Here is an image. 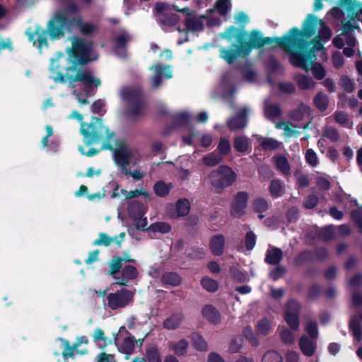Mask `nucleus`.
Segmentation results:
<instances>
[{
  "label": "nucleus",
  "mask_w": 362,
  "mask_h": 362,
  "mask_svg": "<svg viewBox=\"0 0 362 362\" xmlns=\"http://www.w3.org/2000/svg\"><path fill=\"white\" fill-rule=\"evenodd\" d=\"M147 208L138 201H134L131 203L128 211L132 216L135 217L142 216L146 211Z\"/></svg>",
  "instance_id": "38"
},
{
  "label": "nucleus",
  "mask_w": 362,
  "mask_h": 362,
  "mask_svg": "<svg viewBox=\"0 0 362 362\" xmlns=\"http://www.w3.org/2000/svg\"><path fill=\"white\" fill-rule=\"evenodd\" d=\"M223 160V157L216 152L210 153L202 158L204 165L213 167L219 164Z\"/></svg>",
  "instance_id": "40"
},
{
  "label": "nucleus",
  "mask_w": 362,
  "mask_h": 362,
  "mask_svg": "<svg viewBox=\"0 0 362 362\" xmlns=\"http://www.w3.org/2000/svg\"><path fill=\"white\" fill-rule=\"evenodd\" d=\"M79 11L78 6L74 2H69L66 6L57 11L52 20L49 22L47 30L36 29L33 33H28L29 39L35 45L37 42V47L41 50L42 47H47L46 35L48 34L50 38L55 40L64 36L65 30L71 32L72 30L71 16Z\"/></svg>",
  "instance_id": "2"
},
{
  "label": "nucleus",
  "mask_w": 362,
  "mask_h": 362,
  "mask_svg": "<svg viewBox=\"0 0 362 362\" xmlns=\"http://www.w3.org/2000/svg\"><path fill=\"white\" fill-rule=\"evenodd\" d=\"M214 8L221 16H226L231 8L230 0H217Z\"/></svg>",
  "instance_id": "42"
},
{
  "label": "nucleus",
  "mask_w": 362,
  "mask_h": 362,
  "mask_svg": "<svg viewBox=\"0 0 362 362\" xmlns=\"http://www.w3.org/2000/svg\"><path fill=\"white\" fill-rule=\"evenodd\" d=\"M308 125V122L300 123L299 124H295V125H293L290 122H279V123L276 124V128L284 129V134L288 137H291V136L296 137V136L300 135V132L298 130L291 128V127H293V128L305 129V128H307Z\"/></svg>",
  "instance_id": "22"
},
{
  "label": "nucleus",
  "mask_w": 362,
  "mask_h": 362,
  "mask_svg": "<svg viewBox=\"0 0 362 362\" xmlns=\"http://www.w3.org/2000/svg\"><path fill=\"white\" fill-rule=\"evenodd\" d=\"M253 208L256 212H263L267 210L268 209V203L267 201L262 198H258L254 200Z\"/></svg>",
  "instance_id": "59"
},
{
  "label": "nucleus",
  "mask_w": 362,
  "mask_h": 362,
  "mask_svg": "<svg viewBox=\"0 0 362 362\" xmlns=\"http://www.w3.org/2000/svg\"><path fill=\"white\" fill-rule=\"evenodd\" d=\"M112 150H113L115 161L120 168L122 173H128L127 165H136L141 159L139 151L125 143L120 144L117 147Z\"/></svg>",
  "instance_id": "7"
},
{
  "label": "nucleus",
  "mask_w": 362,
  "mask_h": 362,
  "mask_svg": "<svg viewBox=\"0 0 362 362\" xmlns=\"http://www.w3.org/2000/svg\"><path fill=\"white\" fill-rule=\"evenodd\" d=\"M283 257V252L281 249L269 246L267 251L265 261L269 264H278Z\"/></svg>",
  "instance_id": "29"
},
{
  "label": "nucleus",
  "mask_w": 362,
  "mask_h": 362,
  "mask_svg": "<svg viewBox=\"0 0 362 362\" xmlns=\"http://www.w3.org/2000/svg\"><path fill=\"white\" fill-rule=\"evenodd\" d=\"M217 149L218 151V154L221 156L228 154L231 150L230 141L225 138H221Z\"/></svg>",
  "instance_id": "51"
},
{
  "label": "nucleus",
  "mask_w": 362,
  "mask_h": 362,
  "mask_svg": "<svg viewBox=\"0 0 362 362\" xmlns=\"http://www.w3.org/2000/svg\"><path fill=\"white\" fill-rule=\"evenodd\" d=\"M194 346L200 351H205L207 349V344L204 338L197 333H194L192 335Z\"/></svg>",
  "instance_id": "48"
},
{
  "label": "nucleus",
  "mask_w": 362,
  "mask_h": 362,
  "mask_svg": "<svg viewBox=\"0 0 362 362\" xmlns=\"http://www.w3.org/2000/svg\"><path fill=\"white\" fill-rule=\"evenodd\" d=\"M279 146L280 143L272 138L265 139L261 142V146L264 150H274L278 148Z\"/></svg>",
  "instance_id": "55"
},
{
  "label": "nucleus",
  "mask_w": 362,
  "mask_h": 362,
  "mask_svg": "<svg viewBox=\"0 0 362 362\" xmlns=\"http://www.w3.org/2000/svg\"><path fill=\"white\" fill-rule=\"evenodd\" d=\"M121 97L129 101V113L133 117H136L141 113V103L138 92L130 88H124L121 90Z\"/></svg>",
  "instance_id": "11"
},
{
  "label": "nucleus",
  "mask_w": 362,
  "mask_h": 362,
  "mask_svg": "<svg viewBox=\"0 0 362 362\" xmlns=\"http://www.w3.org/2000/svg\"><path fill=\"white\" fill-rule=\"evenodd\" d=\"M210 184L216 189H222L231 185L236 180V174L227 165H221L209 175Z\"/></svg>",
  "instance_id": "8"
},
{
  "label": "nucleus",
  "mask_w": 362,
  "mask_h": 362,
  "mask_svg": "<svg viewBox=\"0 0 362 362\" xmlns=\"http://www.w3.org/2000/svg\"><path fill=\"white\" fill-rule=\"evenodd\" d=\"M269 192L274 198L281 197L284 193L283 182L279 179L272 180L269 185Z\"/></svg>",
  "instance_id": "39"
},
{
  "label": "nucleus",
  "mask_w": 362,
  "mask_h": 362,
  "mask_svg": "<svg viewBox=\"0 0 362 362\" xmlns=\"http://www.w3.org/2000/svg\"><path fill=\"white\" fill-rule=\"evenodd\" d=\"M310 116V109L305 105H299L296 110H293L290 113V118L295 122H303L304 123L308 122L309 124V119Z\"/></svg>",
  "instance_id": "21"
},
{
  "label": "nucleus",
  "mask_w": 362,
  "mask_h": 362,
  "mask_svg": "<svg viewBox=\"0 0 362 362\" xmlns=\"http://www.w3.org/2000/svg\"><path fill=\"white\" fill-rule=\"evenodd\" d=\"M161 281L165 285L177 286L180 284L181 279L176 273L168 272L162 275Z\"/></svg>",
  "instance_id": "36"
},
{
  "label": "nucleus",
  "mask_w": 362,
  "mask_h": 362,
  "mask_svg": "<svg viewBox=\"0 0 362 362\" xmlns=\"http://www.w3.org/2000/svg\"><path fill=\"white\" fill-rule=\"evenodd\" d=\"M201 284L202 287L209 292H215L218 288V282L209 277H204Z\"/></svg>",
  "instance_id": "47"
},
{
  "label": "nucleus",
  "mask_w": 362,
  "mask_h": 362,
  "mask_svg": "<svg viewBox=\"0 0 362 362\" xmlns=\"http://www.w3.org/2000/svg\"><path fill=\"white\" fill-rule=\"evenodd\" d=\"M362 16V8L359 3L354 2L351 6L349 8L347 18L351 19V18L356 19V25H358V23L361 21V16Z\"/></svg>",
  "instance_id": "35"
},
{
  "label": "nucleus",
  "mask_w": 362,
  "mask_h": 362,
  "mask_svg": "<svg viewBox=\"0 0 362 362\" xmlns=\"http://www.w3.org/2000/svg\"><path fill=\"white\" fill-rule=\"evenodd\" d=\"M286 362H300V354L294 350H288L285 353Z\"/></svg>",
  "instance_id": "63"
},
{
  "label": "nucleus",
  "mask_w": 362,
  "mask_h": 362,
  "mask_svg": "<svg viewBox=\"0 0 362 362\" xmlns=\"http://www.w3.org/2000/svg\"><path fill=\"white\" fill-rule=\"evenodd\" d=\"M172 187L173 185L171 183L166 184L163 181H159L154 185L153 190L157 196L163 197L170 193Z\"/></svg>",
  "instance_id": "37"
},
{
  "label": "nucleus",
  "mask_w": 362,
  "mask_h": 362,
  "mask_svg": "<svg viewBox=\"0 0 362 362\" xmlns=\"http://www.w3.org/2000/svg\"><path fill=\"white\" fill-rule=\"evenodd\" d=\"M72 28H78L80 33L85 35H91L98 30V25L90 21H84L82 16H71Z\"/></svg>",
  "instance_id": "17"
},
{
  "label": "nucleus",
  "mask_w": 362,
  "mask_h": 362,
  "mask_svg": "<svg viewBox=\"0 0 362 362\" xmlns=\"http://www.w3.org/2000/svg\"><path fill=\"white\" fill-rule=\"evenodd\" d=\"M298 347L305 356L312 357L317 352V342L316 339H310L307 335H303L299 339Z\"/></svg>",
  "instance_id": "19"
},
{
  "label": "nucleus",
  "mask_w": 362,
  "mask_h": 362,
  "mask_svg": "<svg viewBox=\"0 0 362 362\" xmlns=\"http://www.w3.org/2000/svg\"><path fill=\"white\" fill-rule=\"evenodd\" d=\"M303 49L296 48H291L288 55L290 61L293 65L300 67L306 71L313 70L315 78L317 80L322 79L326 72L325 69L320 64L315 63L317 59L315 51L310 50L305 54L301 53Z\"/></svg>",
  "instance_id": "6"
},
{
  "label": "nucleus",
  "mask_w": 362,
  "mask_h": 362,
  "mask_svg": "<svg viewBox=\"0 0 362 362\" xmlns=\"http://www.w3.org/2000/svg\"><path fill=\"white\" fill-rule=\"evenodd\" d=\"M151 69H154V74L151 78V83L153 88H158L160 86L163 77L167 78L172 77V72L169 66L162 68L159 65H155Z\"/></svg>",
  "instance_id": "20"
},
{
  "label": "nucleus",
  "mask_w": 362,
  "mask_h": 362,
  "mask_svg": "<svg viewBox=\"0 0 362 362\" xmlns=\"http://www.w3.org/2000/svg\"><path fill=\"white\" fill-rule=\"evenodd\" d=\"M116 240H117V238H112L108 236L105 233H100L99 238L95 240L93 243L95 245H103L105 246H108L112 243L116 241Z\"/></svg>",
  "instance_id": "56"
},
{
  "label": "nucleus",
  "mask_w": 362,
  "mask_h": 362,
  "mask_svg": "<svg viewBox=\"0 0 362 362\" xmlns=\"http://www.w3.org/2000/svg\"><path fill=\"white\" fill-rule=\"evenodd\" d=\"M134 298V293L123 288L107 296V305L112 310H117L128 305Z\"/></svg>",
  "instance_id": "10"
},
{
  "label": "nucleus",
  "mask_w": 362,
  "mask_h": 362,
  "mask_svg": "<svg viewBox=\"0 0 362 362\" xmlns=\"http://www.w3.org/2000/svg\"><path fill=\"white\" fill-rule=\"evenodd\" d=\"M250 110L248 107L240 108L235 116L229 118L227 121V125L231 131L240 130L244 129L247 124V115Z\"/></svg>",
  "instance_id": "15"
},
{
  "label": "nucleus",
  "mask_w": 362,
  "mask_h": 362,
  "mask_svg": "<svg viewBox=\"0 0 362 362\" xmlns=\"http://www.w3.org/2000/svg\"><path fill=\"white\" fill-rule=\"evenodd\" d=\"M130 40L131 37L126 32L121 33L115 37V52L116 54L121 57H124L126 56L124 47Z\"/></svg>",
  "instance_id": "25"
},
{
  "label": "nucleus",
  "mask_w": 362,
  "mask_h": 362,
  "mask_svg": "<svg viewBox=\"0 0 362 362\" xmlns=\"http://www.w3.org/2000/svg\"><path fill=\"white\" fill-rule=\"evenodd\" d=\"M322 135L332 142L337 141L339 138L338 131L332 127H326L323 131Z\"/></svg>",
  "instance_id": "50"
},
{
  "label": "nucleus",
  "mask_w": 362,
  "mask_h": 362,
  "mask_svg": "<svg viewBox=\"0 0 362 362\" xmlns=\"http://www.w3.org/2000/svg\"><path fill=\"white\" fill-rule=\"evenodd\" d=\"M135 342L136 341L133 337H127L124 338L121 348L124 353L130 354L134 349Z\"/></svg>",
  "instance_id": "53"
},
{
  "label": "nucleus",
  "mask_w": 362,
  "mask_h": 362,
  "mask_svg": "<svg viewBox=\"0 0 362 362\" xmlns=\"http://www.w3.org/2000/svg\"><path fill=\"white\" fill-rule=\"evenodd\" d=\"M209 247L211 252L214 255H221L223 254L225 247V238L222 235L213 236L209 243Z\"/></svg>",
  "instance_id": "26"
},
{
  "label": "nucleus",
  "mask_w": 362,
  "mask_h": 362,
  "mask_svg": "<svg viewBox=\"0 0 362 362\" xmlns=\"http://www.w3.org/2000/svg\"><path fill=\"white\" fill-rule=\"evenodd\" d=\"M264 112L265 117L273 122L280 118L282 115V111L279 105L269 103H265Z\"/></svg>",
  "instance_id": "28"
},
{
  "label": "nucleus",
  "mask_w": 362,
  "mask_h": 362,
  "mask_svg": "<svg viewBox=\"0 0 362 362\" xmlns=\"http://www.w3.org/2000/svg\"><path fill=\"white\" fill-rule=\"evenodd\" d=\"M220 57L223 59L228 64H231L234 61L240 57L247 56L251 49L249 47H243L233 45L230 48L221 47Z\"/></svg>",
  "instance_id": "12"
},
{
  "label": "nucleus",
  "mask_w": 362,
  "mask_h": 362,
  "mask_svg": "<svg viewBox=\"0 0 362 362\" xmlns=\"http://www.w3.org/2000/svg\"><path fill=\"white\" fill-rule=\"evenodd\" d=\"M234 148L238 152H245L250 147L249 138L245 136H238L234 139Z\"/></svg>",
  "instance_id": "33"
},
{
  "label": "nucleus",
  "mask_w": 362,
  "mask_h": 362,
  "mask_svg": "<svg viewBox=\"0 0 362 362\" xmlns=\"http://www.w3.org/2000/svg\"><path fill=\"white\" fill-rule=\"evenodd\" d=\"M274 327L273 320L270 318L264 317L257 320L255 325L257 332L263 336L268 335Z\"/></svg>",
  "instance_id": "27"
},
{
  "label": "nucleus",
  "mask_w": 362,
  "mask_h": 362,
  "mask_svg": "<svg viewBox=\"0 0 362 362\" xmlns=\"http://www.w3.org/2000/svg\"><path fill=\"white\" fill-rule=\"evenodd\" d=\"M316 33H318V35L313 40L315 44L313 47V51L320 50L323 48L322 45L320 42L319 40H329L332 36V31L327 25H325L322 20L318 19L313 15H308L304 22L303 31L300 32L298 30V34H294L298 40L296 44L294 46H292V48L297 47L300 49H304L307 47V44L304 40V38L307 40Z\"/></svg>",
  "instance_id": "3"
},
{
  "label": "nucleus",
  "mask_w": 362,
  "mask_h": 362,
  "mask_svg": "<svg viewBox=\"0 0 362 362\" xmlns=\"http://www.w3.org/2000/svg\"><path fill=\"white\" fill-rule=\"evenodd\" d=\"M346 45H348L347 47H345L343 50V53L346 57H351L354 53V50L353 49V47L356 45V40L353 36H347L346 37Z\"/></svg>",
  "instance_id": "60"
},
{
  "label": "nucleus",
  "mask_w": 362,
  "mask_h": 362,
  "mask_svg": "<svg viewBox=\"0 0 362 362\" xmlns=\"http://www.w3.org/2000/svg\"><path fill=\"white\" fill-rule=\"evenodd\" d=\"M184 320V315L182 313H175L167 317L163 322L165 329L171 330L180 327Z\"/></svg>",
  "instance_id": "24"
},
{
  "label": "nucleus",
  "mask_w": 362,
  "mask_h": 362,
  "mask_svg": "<svg viewBox=\"0 0 362 362\" xmlns=\"http://www.w3.org/2000/svg\"><path fill=\"white\" fill-rule=\"evenodd\" d=\"M173 8L175 11L186 14L187 16L185 20V23L188 31L199 32L203 30L204 27V20L206 18L205 16H202L197 17L192 16L188 7H185L180 9L177 6H174Z\"/></svg>",
  "instance_id": "14"
},
{
  "label": "nucleus",
  "mask_w": 362,
  "mask_h": 362,
  "mask_svg": "<svg viewBox=\"0 0 362 362\" xmlns=\"http://www.w3.org/2000/svg\"><path fill=\"white\" fill-rule=\"evenodd\" d=\"M81 132L87 145L103 142L104 148L112 149L110 141L114 136V133L110 132L109 128L103 125L100 119L93 117L89 124L82 122Z\"/></svg>",
  "instance_id": "4"
},
{
  "label": "nucleus",
  "mask_w": 362,
  "mask_h": 362,
  "mask_svg": "<svg viewBox=\"0 0 362 362\" xmlns=\"http://www.w3.org/2000/svg\"><path fill=\"white\" fill-rule=\"evenodd\" d=\"M349 327L355 339L357 340H361L362 338V329L356 317L351 318L349 323Z\"/></svg>",
  "instance_id": "44"
},
{
  "label": "nucleus",
  "mask_w": 362,
  "mask_h": 362,
  "mask_svg": "<svg viewBox=\"0 0 362 362\" xmlns=\"http://www.w3.org/2000/svg\"><path fill=\"white\" fill-rule=\"evenodd\" d=\"M276 169L285 177L289 176L291 168L288 159L281 154H276L272 158Z\"/></svg>",
  "instance_id": "23"
},
{
  "label": "nucleus",
  "mask_w": 362,
  "mask_h": 362,
  "mask_svg": "<svg viewBox=\"0 0 362 362\" xmlns=\"http://www.w3.org/2000/svg\"><path fill=\"white\" fill-rule=\"evenodd\" d=\"M300 304L293 300H289L285 308L284 319L292 330H297L299 327Z\"/></svg>",
  "instance_id": "13"
},
{
  "label": "nucleus",
  "mask_w": 362,
  "mask_h": 362,
  "mask_svg": "<svg viewBox=\"0 0 362 362\" xmlns=\"http://www.w3.org/2000/svg\"><path fill=\"white\" fill-rule=\"evenodd\" d=\"M123 194L124 195L126 199H133L138 197L141 195H143L146 198H149V194L144 187H141L140 189L131 190L129 192L124 190L123 192Z\"/></svg>",
  "instance_id": "49"
},
{
  "label": "nucleus",
  "mask_w": 362,
  "mask_h": 362,
  "mask_svg": "<svg viewBox=\"0 0 362 362\" xmlns=\"http://www.w3.org/2000/svg\"><path fill=\"white\" fill-rule=\"evenodd\" d=\"M150 229L154 232H159L161 233H169L171 230V227L168 223L164 222H158L152 224L150 226Z\"/></svg>",
  "instance_id": "54"
},
{
  "label": "nucleus",
  "mask_w": 362,
  "mask_h": 362,
  "mask_svg": "<svg viewBox=\"0 0 362 362\" xmlns=\"http://www.w3.org/2000/svg\"><path fill=\"white\" fill-rule=\"evenodd\" d=\"M190 209L189 202L186 199H180L176 204V211L178 216H187Z\"/></svg>",
  "instance_id": "41"
},
{
  "label": "nucleus",
  "mask_w": 362,
  "mask_h": 362,
  "mask_svg": "<svg viewBox=\"0 0 362 362\" xmlns=\"http://www.w3.org/2000/svg\"><path fill=\"white\" fill-rule=\"evenodd\" d=\"M188 341L185 339H181L177 343H174L171 345V349L175 353L179 356L184 355L188 348Z\"/></svg>",
  "instance_id": "45"
},
{
  "label": "nucleus",
  "mask_w": 362,
  "mask_h": 362,
  "mask_svg": "<svg viewBox=\"0 0 362 362\" xmlns=\"http://www.w3.org/2000/svg\"><path fill=\"white\" fill-rule=\"evenodd\" d=\"M342 33L335 37L333 40V45L337 48H342L344 45V41L346 42L347 36H352L350 33L354 30L358 29V25H356V19H344L342 22Z\"/></svg>",
  "instance_id": "16"
},
{
  "label": "nucleus",
  "mask_w": 362,
  "mask_h": 362,
  "mask_svg": "<svg viewBox=\"0 0 362 362\" xmlns=\"http://www.w3.org/2000/svg\"><path fill=\"white\" fill-rule=\"evenodd\" d=\"M340 85L348 93H351L355 89L354 81L345 76L341 78Z\"/></svg>",
  "instance_id": "57"
},
{
  "label": "nucleus",
  "mask_w": 362,
  "mask_h": 362,
  "mask_svg": "<svg viewBox=\"0 0 362 362\" xmlns=\"http://www.w3.org/2000/svg\"><path fill=\"white\" fill-rule=\"evenodd\" d=\"M280 337H281V341L284 344H286L288 345L293 344L295 342V339H296V337H295V335L293 334V333L291 330H289L286 328H285L282 330V332L280 334Z\"/></svg>",
  "instance_id": "52"
},
{
  "label": "nucleus",
  "mask_w": 362,
  "mask_h": 362,
  "mask_svg": "<svg viewBox=\"0 0 362 362\" xmlns=\"http://www.w3.org/2000/svg\"><path fill=\"white\" fill-rule=\"evenodd\" d=\"M249 195L245 192H239L235 197L231 206V215L235 217H240L245 213L247 205Z\"/></svg>",
  "instance_id": "18"
},
{
  "label": "nucleus",
  "mask_w": 362,
  "mask_h": 362,
  "mask_svg": "<svg viewBox=\"0 0 362 362\" xmlns=\"http://www.w3.org/2000/svg\"><path fill=\"white\" fill-rule=\"evenodd\" d=\"M230 272L233 279L238 282H244L248 279L247 274L243 273L235 267H231Z\"/></svg>",
  "instance_id": "61"
},
{
  "label": "nucleus",
  "mask_w": 362,
  "mask_h": 362,
  "mask_svg": "<svg viewBox=\"0 0 362 362\" xmlns=\"http://www.w3.org/2000/svg\"><path fill=\"white\" fill-rule=\"evenodd\" d=\"M262 362H283V358L278 351L272 350L264 354Z\"/></svg>",
  "instance_id": "46"
},
{
  "label": "nucleus",
  "mask_w": 362,
  "mask_h": 362,
  "mask_svg": "<svg viewBox=\"0 0 362 362\" xmlns=\"http://www.w3.org/2000/svg\"><path fill=\"white\" fill-rule=\"evenodd\" d=\"M334 117L335 121L341 126L348 129L353 128L354 123L346 112H335Z\"/></svg>",
  "instance_id": "34"
},
{
  "label": "nucleus",
  "mask_w": 362,
  "mask_h": 362,
  "mask_svg": "<svg viewBox=\"0 0 362 362\" xmlns=\"http://www.w3.org/2000/svg\"><path fill=\"white\" fill-rule=\"evenodd\" d=\"M148 362H161L158 350L155 347H150L146 351Z\"/></svg>",
  "instance_id": "62"
},
{
  "label": "nucleus",
  "mask_w": 362,
  "mask_h": 362,
  "mask_svg": "<svg viewBox=\"0 0 362 362\" xmlns=\"http://www.w3.org/2000/svg\"><path fill=\"white\" fill-rule=\"evenodd\" d=\"M138 272L136 269L133 266H127L122 270V279L115 277L117 280L116 284L119 285H127L129 280L136 278Z\"/></svg>",
  "instance_id": "31"
},
{
  "label": "nucleus",
  "mask_w": 362,
  "mask_h": 362,
  "mask_svg": "<svg viewBox=\"0 0 362 362\" xmlns=\"http://www.w3.org/2000/svg\"><path fill=\"white\" fill-rule=\"evenodd\" d=\"M353 220L358 225L360 232H362V209H357L351 212Z\"/></svg>",
  "instance_id": "64"
},
{
  "label": "nucleus",
  "mask_w": 362,
  "mask_h": 362,
  "mask_svg": "<svg viewBox=\"0 0 362 362\" xmlns=\"http://www.w3.org/2000/svg\"><path fill=\"white\" fill-rule=\"evenodd\" d=\"M175 5H170L164 2H158L155 5V16L158 23L163 28L175 26L179 21L180 17L171 12Z\"/></svg>",
  "instance_id": "9"
},
{
  "label": "nucleus",
  "mask_w": 362,
  "mask_h": 362,
  "mask_svg": "<svg viewBox=\"0 0 362 362\" xmlns=\"http://www.w3.org/2000/svg\"><path fill=\"white\" fill-rule=\"evenodd\" d=\"M202 315L211 324L216 325L221 322L220 313L211 305H207L203 308Z\"/></svg>",
  "instance_id": "30"
},
{
  "label": "nucleus",
  "mask_w": 362,
  "mask_h": 362,
  "mask_svg": "<svg viewBox=\"0 0 362 362\" xmlns=\"http://www.w3.org/2000/svg\"><path fill=\"white\" fill-rule=\"evenodd\" d=\"M71 48L67 49L69 58L59 52L51 59L50 69L56 76L52 78L55 82L68 83L71 88H75L76 82H81L85 86L87 95L90 94L91 86L97 88L101 84L100 80L94 77L91 71L76 64H86L98 58L93 51V42L78 37L71 38Z\"/></svg>",
  "instance_id": "1"
},
{
  "label": "nucleus",
  "mask_w": 362,
  "mask_h": 362,
  "mask_svg": "<svg viewBox=\"0 0 362 362\" xmlns=\"http://www.w3.org/2000/svg\"><path fill=\"white\" fill-rule=\"evenodd\" d=\"M294 78L300 89H313L315 87V82L310 77L298 74L295 76Z\"/></svg>",
  "instance_id": "32"
},
{
  "label": "nucleus",
  "mask_w": 362,
  "mask_h": 362,
  "mask_svg": "<svg viewBox=\"0 0 362 362\" xmlns=\"http://www.w3.org/2000/svg\"><path fill=\"white\" fill-rule=\"evenodd\" d=\"M294 34H298V29L292 28L288 35L282 37H263L260 32L254 30L248 37V44L242 45L243 47H249L252 48L259 49L266 45L275 43L282 47L288 54L292 46H294L297 42V37Z\"/></svg>",
  "instance_id": "5"
},
{
  "label": "nucleus",
  "mask_w": 362,
  "mask_h": 362,
  "mask_svg": "<svg viewBox=\"0 0 362 362\" xmlns=\"http://www.w3.org/2000/svg\"><path fill=\"white\" fill-rule=\"evenodd\" d=\"M305 330L309 335L308 337L310 339L317 340L318 329H317V324L315 322H313V321L308 322L306 325Z\"/></svg>",
  "instance_id": "58"
},
{
  "label": "nucleus",
  "mask_w": 362,
  "mask_h": 362,
  "mask_svg": "<svg viewBox=\"0 0 362 362\" xmlns=\"http://www.w3.org/2000/svg\"><path fill=\"white\" fill-rule=\"evenodd\" d=\"M314 102L316 107L321 111L325 110L329 104V100L327 96L323 93H318L315 98Z\"/></svg>",
  "instance_id": "43"
}]
</instances>
